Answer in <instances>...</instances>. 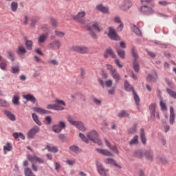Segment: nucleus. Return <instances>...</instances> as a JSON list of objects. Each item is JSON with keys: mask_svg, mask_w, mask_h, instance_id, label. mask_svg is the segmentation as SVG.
<instances>
[{"mask_svg": "<svg viewBox=\"0 0 176 176\" xmlns=\"http://www.w3.org/2000/svg\"><path fill=\"white\" fill-rule=\"evenodd\" d=\"M58 138L62 141V142H65V141H67V136H65V135L61 133V134H59L58 135Z\"/></svg>", "mask_w": 176, "mask_h": 176, "instance_id": "nucleus-57", "label": "nucleus"}, {"mask_svg": "<svg viewBox=\"0 0 176 176\" xmlns=\"http://www.w3.org/2000/svg\"><path fill=\"white\" fill-rule=\"evenodd\" d=\"M41 131V128L38 126H34L32 129H30L28 132V138L32 140L34 138L35 135L38 134Z\"/></svg>", "mask_w": 176, "mask_h": 176, "instance_id": "nucleus-11", "label": "nucleus"}, {"mask_svg": "<svg viewBox=\"0 0 176 176\" xmlns=\"http://www.w3.org/2000/svg\"><path fill=\"white\" fill-rule=\"evenodd\" d=\"M133 6V3L131 0H124L119 6V9L122 12H127Z\"/></svg>", "mask_w": 176, "mask_h": 176, "instance_id": "nucleus-8", "label": "nucleus"}, {"mask_svg": "<svg viewBox=\"0 0 176 176\" xmlns=\"http://www.w3.org/2000/svg\"><path fill=\"white\" fill-rule=\"evenodd\" d=\"M160 107H161L162 111H166L167 109V106L166 105V103H164L163 98H160Z\"/></svg>", "mask_w": 176, "mask_h": 176, "instance_id": "nucleus-48", "label": "nucleus"}, {"mask_svg": "<svg viewBox=\"0 0 176 176\" xmlns=\"http://www.w3.org/2000/svg\"><path fill=\"white\" fill-rule=\"evenodd\" d=\"M144 154L141 151V150H138L135 153V156L139 157V159H142V157H144Z\"/></svg>", "mask_w": 176, "mask_h": 176, "instance_id": "nucleus-56", "label": "nucleus"}, {"mask_svg": "<svg viewBox=\"0 0 176 176\" xmlns=\"http://www.w3.org/2000/svg\"><path fill=\"white\" fill-rule=\"evenodd\" d=\"M3 113L9 120H11V122H14L16 120V116H14L12 111L9 110H4Z\"/></svg>", "mask_w": 176, "mask_h": 176, "instance_id": "nucleus-19", "label": "nucleus"}, {"mask_svg": "<svg viewBox=\"0 0 176 176\" xmlns=\"http://www.w3.org/2000/svg\"><path fill=\"white\" fill-rule=\"evenodd\" d=\"M32 117L34 122H35V123H36V124H38V126H42V122L41 121H39V118H38V115H36V113H33L32 114Z\"/></svg>", "mask_w": 176, "mask_h": 176, "instance_id": "nucleus-40", "label": "nucleus"}, {"mask_svg": "<svg viewBox=\"0 0 176 176\" xmlns=\"http://www.w3.org/2000/svg\"><path fill=\"white\" fill-rule=\"evenodd\" d=\"M131 53L132 55V57H133V61H138V53H137V51H135V48H132L131 50Z\"/></svg>", "mask_w": 176, "mask_h": 176, "instance_id": "nucleus-41", "label": "nucleus"}, {"mask_svg": "<svg viewBox=\"0 0 176 176\" xmlns=\"http://www.w3.org/2000/svg\"><path fill=\"white\" fill-rule=\"evenodd\" d=\"M0 107H2L3 108H9L10 107V103L6 100L0 99Z\"/></svg>", "mask_w": 176, "mask_h": 176, "instance_id": "nucleus-37", "label": "nucleus"}, {"mask_svg": "<svg viewBox=\"0 0 176 176\" xmlns=\"http://www.w3.org/2000/svg\"><path fill=\"white\" fill-rule=\"evenodd\" d=\"M25 45L26 46V49L28 50H32V46H34V43L31 40L27 39V38H25Z\"/></svg>", "mask_w": 176, "mask_h": 176, "instance_id": "nucleus-29", "label": "nucleus"}, {"mask_svg": "<svg viewBox=\"0 0 176 176\" xmlns=\"http://www.w3.org/2000/svg\"><path fill=\"white\" fill-rule=\"evenodd\" d=\"M87 136L89 141H92V142H94L95 144H98L99 146H100V145H102V142L100 139V137L98 136V133L96 130H93L89 132Z\"/></svg>", "mask_w": 176, "mask_h": 176, "instance_id": "nucleus-1", "label": "nucleus"}, {"mask_svg": "<svg viewBox=\"0 0 176 176\" xmlns=\"http://www.w3.org/2000/svg\"><path fill=\"white\" fill-rule=\"evenodd\" d=\"M153 75H147L146 80H148V82H156V80H157V72H156V70H153Z\"/></svg>", "mask_w": 176, "mask_h": 176, "instance_id": "nucleus-20", "label": "nucleus"}, {"mask_svg": "<svg viewBox=\"0 0 176 176\" xmlns=\"http://www.w3.org/2000/svg\"><path fill=\"white\" fill-rule=\"evenodd\" d=\"M48 36H49V34L47 33H45L39 36L38 38V43H43L46 41V39H47Z\"/></svg>", "mask_w": 176, "mask_h": 176, "instance_id": "nucleus-36", "label": "nucleus"}, {"mask_svg": "<svg viewBox=\"0 0 176 176\" xmlns=\"http://www.w3.org/2000/svg\"><path fill=\"white\" fill-rule=\"evenodd\" d=\"M131 30L133 32H135L136 34V35H141V30H140L138 28H137V26H135V25L131 27Z\"/></svg>", "mask_w": 176, "mask_h": 176, "instance_id": "nucleus-52", "label": "nucleus"}, {"mask_svg": "<svg viewBox=\"0 0 176 176\" xmlns=\"http://www.w3.org/2000/svg\"><path fill=\"white\" fill-rule=\"evenodd\" d=\"M140 137L142 144L143 145H146V137H145V131L142 128L140 129Z\"/></svg>", "mask_w": 176, "mask_h": 176, "instance_id": "nucleus-28", "label": "nucleus"}, {"mask_svg": "<svg viewBox=\"0 0 176 176\" xmlns=\"http://www.w3.org/2000/svg\"><path fill=\"white\" fill-rule=\"evenodd\" d=\"M7 54L9 60H10L12 62L14 61V54H13V52H12L11 51H8Z\"/></svg>", "mask_w": 176, "mask_h": 176, "instance_id": "nucleus-55", "label": "nucleus"}, {"mask_svg": "<svg viewBox=\"0 0 176 176\" xmlns=\"http://www.w3.org/2000/svg\"><path fill=\"white\" fill-rule=\"evenodd\" d=\"M10 72L12 74H19L20 72V67L19 65L12 66Z\"/></svg>", "mask_w": 176, "mask_h": 176, "instance_id": "nucleus-47", "label": "nucleus"}, {"mask_svg": "<svg viewBox=\"0 0 176 176\" xmlns=\"http://www.w3.org/2000/svg\"><path fill=\"white\" fill-rule=\"evenodd\" d=\"M37 23H39V17L38 16H33L31 19L30 27L32 28H35Z\"/></svg>", "mask_w": 176, "mask_h": 176, "instance_id": "nucleus-33", "label": "nucleus"}, {"mask_svg": "<svg viewBox=\"0 0 176 176\" xmlns=\"http://www.w3.org/2000/svg\"><path fill=\"white\" fill-rule=\"evenodd\" d=\"M148 109L151 113L150 120L151 122H155V119L156 118V104L152 103L150 104Z\"/></svg>", "mask_w": 176, "mask_h": 176, "instance_id": "nucleus-12", "label": "nucleus"}, {"mask_svg": "<svg viewBox=\"0 0 176 176\" xmlns=\"http://www.w3.org/2000/svg\"><path fill=\"white\" fill-rule=\"evenodd\" d=\"M47 109H53L54 111H64L65 108L57 104H50L46 106Z\"/></svg>", "mask_w": 176, "mask_h": 176, "instance_id": "nucleus-15", "label": "nucleus"}, {"mask_svg": "<svg viewBox=\"0 0 176 176\" xmlns=\"http://www.w3.org/2000/svg\"><path fill=\"white\" fill-rule=\"evenodd\" d=\"M16 53L18 56H23V54H25V53H27V50H25V47L20 45L18 47Z\"/></svg>", "mask_w": 176, "mask_h": 176, "instance_id": "nucleus-30", "label": "nucleus"}, {"mask_svg": "<svg viewBox=\"0 0 176 176\" xmlns=\"http://www.w3.org/2000/svg\"><path fill=\"white\" fill-rule=\"evenodd\" d=\"M55 35L58 36V38H64L65 36V33L64 32H60L58 30H55Z\"/></svg>", "mask_w": 176, "mask_h": 176, "instance_id": "nucleus-54", "label": "nucleus"}, {"mask_svg": "<svg viewBox=\"0 0 176 176\" xmlns=\"http://www.w3.org/2000/svg\"><path fill=\"white\" fill-rule=\"evenodd\" d=\"M109 149H111V151H113V152H115L116 153H119V150H118V147H116V146H111L109 147Z\"/></svg>", "mask_w": 176, "mask_h": 176, "instance_id": "nucleus-64", "label": "nucleus"}, {"mask_svg": "<svg viewBox=\"0 0 176 176\" xmlns=\"http://www.w3.org/2000/svg\"><path fill=\"white\" fill-rule=\"evenodd\" d=\"M55 102H56L57 105H63V107H65V105H67V104H65V102H64V100H62L56 99L55 100Z\"/></svg>", "mask_w": 176, "mask_h": 176, "instance_id": "nucleus-61", "label": "nucleus"}, {"mask_svg": "<svg viewBox=\"0 0 176 176\" xmlns=\"http://www.w3.org/2000/svg\"><path fill=\"white\" fill-rule=\"evenodd\" d=\"M50 23L52 27H54L55 28H57V20H56V19H54V17H51Z\"/></svg>", "mask_w": 176, "mask_h": 176, "instance_id": "nucleus-58", "label": "nucleus"}, {"mask_svg": "<svg viewBox=\"0 0 176 176\" xmlns=\"http://www.w3.org/2000/svg\"><path fill=\"white\" fill-rule=\"evenodd\" d=\"M85 16L86 12L85 11H81L78 12L76 15H72V18L74 19L75 21H77V23L84 25L85 24H87V21H89V20L85 19Z\"/></svg>", "mask_w": 176, "mask_h": 176, "instance_id": "nucleus-2", "label": "nucleus"}, {"mask_svg": "<svg viewBox=\"0 0 176 176\" xmlns=\"http://www.w3.org/2000/svg\"><path fill=\"white\" fill-rule=\"evenodd\" d=\"M13 146H12L11 143L8 142L6 145L3 146V151L4 152H10L12 151Z\"/></svg>", "mask_w": 176, "mask_h": 176, "instance_id": "nucleus-44", "label": "nucleus"}, {"mask_svg": "<svg viewBox=\"0 0 176 176\" xmlns=\"http://www.w3.org/2000/svg\"><path fill=\"white\" fill-rule=\"evenodd\" d=\"M109 56H111L112 58H116V54H115V52L111 48L107 49L104 54V58H108Z\"/></svg>", "mask_w": 176, "mask_h": 176, "instance_id": "nucleus-21", "label": "nucleus"}, {"mask_svg": "<svg viewBox=\"0 0 176 176\" xmlns=\"http://www.w3.org/2000/svg\"><path fill=\"white\" fill-rule=\"evenodd\" d=\"M96 151L98 153L103 155V156H113L112 153L107 149L96 148Z\"/></svg>", "mask_w": 176, "mask_h": 176, "instance_id": "nucleus-24", "label": "nucleus"}, {"mask_svg": "<svg viewBox=\"0 0 176 176\" xmlns=\"http://www.w3.org/2000/svg\"><path fill=\"white\" fill-rule=\"evenodd\" d=\"M45 149H47L48 152H52L53 153H57V152H58V148L55 146H50V145H46Z\"/></svg>", "mask_w": 176, "mask_h": 176, "instance_id": "nucleus-34", "label": "nucleus"}, {"mask_svg": "<svg viewBox=\"0 0 176 176\" xmlns=\"http://www.w3.org/2000/svg\"><path fill=\"white\" fill-rule=\"evenodd\" d=\"M144 155L148 162H153V151L152 150H146L144 153Z\"/></svg>", "mask_w": 176, "mask_h": 176, "instance_id": "nucleus-17", "label": "nucleus"}, {"mask_svg": "<svg viewBox=\"0 0 176 176\" xmlns=\"http://www.w3.org/2000/svg\"><path fill=\"white\" fill-rule=\"evenodd\" d=\"M104 163H106V164H112L113 166H115V167H117V168H122V166L116 163V161L112 158L105 159Z\"/></svg>", "mask_w": 176, "mask_h": 176, "instance_id": "nucleus-23", "label": "nucleus"}, {"mask_svg": "<svg viewBox=\"0 0 176 176\" xmlns=\"http://www.w3.org/2000/svg\"><path fill=\"white\" fill-rule=\"evenodd\" d=\"M13 137L15 140H17V138H21V140H25V136L21 132L14 133Z\"/></svg>", "mask_w": 176, "mask_h": 176, "instance_id": "nucleus-38", "label": "nucleus"}, {"mask_svg": "<svg viewBox=\"0 0 176 176\" xmlns=\"http://www.w3.org/2000/svg\"><path fill=\"white\" fill-rule=\"evenodd\" d=\"M67 121L72 126H76V127L78 129V130H80V131H86V128L85 127V124H83V122L80 121H74L71 117L67 118Z\"/></svg>", "mask_w": 176, "mask_h": 176, "instance_id": "nucleus-5", "label": "nucleus"}, {"mask_svg": "<svg viewBox=\"0 0 176 176\" xmlns=\"http://www.w3.org/2000/svg\"><path fill=\"white\" fill-rule=\"evenodd\" d=\"M96 10L101 13L108 14L109 13V8L104 6L102 4H98L96 6Z\"/></svg>", "mask_w": 176, "mask_h": 176, "instance_id": "nucleus-18", "label": "nucleus"}, {"mask_svg": "<svg viewBox=\"0 0 176 176\" xmlns=\"http://www.w3.org/2000/svg\"><path fill=\"white\" fill-rule=\"evenodd\" d=\"M137 131V124H134L128 131L129 134H134Z\"/></svg>", "mask_w": 176, "mask_h": 176, "instance_id": "nucleus-51", "label": "nucleus"}, {"mask_svg": "<svg viewBox=\"0 0 176 176\" xmlns=\"http://www.w3.org/2000/svg\"><path fill=\"white\" fill-rule=\"evenodd\" d=\"M87 30L89 32V34L92 38V39H98V36H97V34H96V32L93 30V28L90 25H87Z\"/></svg>", "mask_w": 176, "mask_h": 176, "instance_id": "nucleus-22", "label": "nucleus"}, {"mask_svg": "<svg viewBox=\"0 0 176 176\" xmlns=\"http://www.w3.org/2000/svg\"><path fill=\"white\" fill-rule=\"evenodd\" d=\"M70 50L76 53H80V54H87L89 53V47L86 46L73 45L70 47Z\"/></svg>", "mask_w": 176, "mask_h": 176, "instance_id": "nucleus-4", "label": "nucleus"}, {"mask_svg": "<svg viewBox=\"0 0 176 176\" xmlns=\"http://www.w3.org/2000/svg\"><path fill=\"white\" fill-rule=\"evenodd\" d=\"M175 120V113H174V108L173 107H170V117L169 122L170 124H174V121Z\"/></svg>", "mask_w": 176, "mask_h": 176, "instance_id": "nucleus-27", "label": "nucleus"}, {"mask_svg": "<svg viewBox=\"0 0 176 176\" xmlns=\"http://www.w3.org/2000/svg\"><path fill=\"white\" fill-rule=\"evenodd\" d=\"M138 144V135H135L132 140H130L129 144L137 145Z\"/></svg>", "mask_w": 176, "mask_h": 176, "instance_id": "nucleus-49", "label": "nucleus"}, {"mask_svg": "<svg viewBox=\"0 0 176 176\" xmlns=\"http://www.w3.org/2000/svg\"><path fill=\"white\" fill-rule=\"evenodd\" d=\"M69 149L72 152H73L74 153H76V154L80 153V152L82 151V150H80L79 146H75V145H72V146H69Z\"/></svg>", "mask_w": 176, "mask_h": 176, "instance_id": "nucleus-35", "label": "nucleus"}, {"mask_svg": "<svg viewBox=\"0 0 176 176\" xmlns=\"http://www.w3.org/2000/svg\"><path fill=\"white\" fill-rule=\"evenodd\" d=\"M33 111L34 112H36L37 113H39L40 115H49V113H52V111L49 110H46L45 109H42L41 107H33Z\"/></svg>", "mask_w": 176, "mask_h": 176, "instance_id": "nucleus-13", "label": "nucleus"}, {"mask_svg": "<svg viewBox=\"0 0 176 176\" xmlns=\"http://www.w3.org/2000/svg\"><path fill=\"white\" fill-rule=\"evenodd\" d=\"M96 168L97 171L100 176H108V169H105V167L104 165L100 162H96Z\"/></svg>", "mask_w": 176, "mask_h": 176, "instance_id": "nucleus-6", "label": "nucleus"}, {"mask_svg": "<svg viewBox=\"0 0 176 176\" xmlns=\"http://www.w3.org/2000/svg\"><path fill=\"white\" fill-rule=\"evenodd\" d=\"M98 82L100 83V85H101L102 87H104V86H106V87H111L113 83L111 80H107L104 82V80H102V79L101 78L98 79Z\"/></svg>", "mask_w": 176, "mask_h": 176, "instance_id": "nucleus-25", "label": "nucleus"}, {"mask_svg": "<svg viewBox=\"0 0 176 176\" xmlns=\"http://www.w3.org/2000/svg\"><path fill=\"white\" fill-rule=\"evenodd\" d=\"M124 89L126 91H132L133 93L134 92V88L127 81L124 82Z\"/></svg>", "mask_w": 176, "mask_h": 176, "instance_id": "nucleus-39", "label": "nucleus"}, {"mask_svg": "<svg viewBox=\"0 0 176 176\" xmlns=\"http://www.w3.org/2000/svg\"><path fill=\"white\" fill-rule=\"evenodd\" d=\"M28 159L30 160V162H32V163H34V162H37V163H40V164H43V163H45V161L42 160V158H40L38 157H36V155H28Z\"/></svg>", "mask_w": 176, "mask_h": 176, "instance_id": "nucleus-14", "label": "nucleus"}, {"mask_svg": "<svg viewBox=\"0 0 176 176\" xmlns=\"http://www.w3.org/2000/svg\"><path fill=\"white\" fill-rule=\"evenodd\" d=\"M23 98H25L26 101H30L32 104H35V102H36V98L31 94L23 96Z\"/></svg>", "mask_w": 176, "mask_h": 176, "instance_id": "nucleus-26", "label": "nucleus"}, {"mask_svg": "<svg viewBox=\"0 0 176 176\" xmlns=\"http://www.w3.org/2000/svg\"><path fill=\"white\" fill-rule=\"evenodd\" d=\"M133 94L137 107H140V97L138 96L135 91H133Z\"/></svg>", "mask_w": 176, "mask_h": 176, "instance_id": "nucleus-45", "label": "nucleus"}, {"mask_svg": "<svg viewBox=\"0 0 176 176\" xmlns=\"http://www.w3.org/2000/svg\"><path fill=\"white\" fill-rule=\"evenodd\" d=\"M79 137L80 138L82 139V141H84V142H89V139H87L88 138H87L85 134L80 133H79Z\"/></svg>", "mask_w": 176, "mask_h": 176, "instance_id": "nucleus-59", "label": "nucleus"}, {"mask_svg": "<svg viewBox=\"0 0 176 176\" xmlns=\"http://www.w3.org/2000/svg\"><path fill=\"white\" fill-rule=\"evenodd\" d=\"M118 116L121 119L123 118H128V119H130V114H129V113H127V111H126L125 110L120 111L118 113Z\"/></svg>", "mask_w": 176, "mask_h": 176, "instance_id": "nucleus-31", "label": "nucleus"}, {"mask_svg": "<svg viewBox=\"0 0 176 176\" xmlns=\"http://www.w3.org/2000/svg\"><path fill=\"white\" fill-rule=\"evenodd\" d=\"M116 52L120 58H122V60H124V58H126V52H124V50H122L120 48H116Z\"/></svg>", "mask_w": 176, "mask_h": 176, "instance_id": "nucleus-32", "label": "nucleus"}, {"mask_svg": "<svg viewBox=\"0 0 176 176\" xmlns=\"http://www.w3.org/2000/svg\"><path fill=\"white\" fill-rule=\"evenodd\" d=\"M124 27V25H123V22L120 23V25L117 28L118 32H121V31H123Z\"/></svg>", "mask_w": 176, "mask_h": 176, "instance_id": "nucleus-62", "label": "nucleus"}, {"mask_svg": "<svg viewBox=\"0 0 176 176\" xmlns=\"http://www.w3.org/2000/svg\"><path fill=\"white\" fill-rule=\"evenodd\" d=\"M17 8H19V4L17 3V2L13 1L11 3V10H12V12H16Z\"/></svg>", "mask_w": 176, "mask_h": 176, "instance_id": "nucleus-53", "label": "nucleus"}, {"mask_svg": "<svg viewBox=\"0 0 176 176\" xmlns=\"http://www.w3.org/2000/svg\"><path fill=\"white\" fill-rule=\"evenodd\" d=\"M65 127H66L65 122L59 121L58 124H54L52 126V131H54V133H56L58 134L61 133V131H63V130H64Z\"/></svg>", "mask_w": 176, "mask_h": 176, "instance_id": "nucleus-7", "label": "nucleus"}, {"mask_svg": "<svg viewBox=\"0 0 176 176\" xmlns=\"http://www.w3.org/2000/svg\"><path fill=\"white\" fill-rule=\"evenodd\" d=\"M107 68L109 71L113 79H114L116 83H119V81L122 79L120 74L118 72V70L111 65H107Z\"/></svg>", "mask_w": 176, "mask_h": 176, "instance_id": "nucleus-3", "label": "nucleus"}, {"mask_svg": "<svg viewBox=\"0 0 176 176\" xmlns=\"http://www.w3.org/2000/svg\"><path fill=\"white\" fill-rule=\"evenodd\" d=\"M61 41L60 40H54L47 45V49L50 50H56L61 47Z\"/></svg>", "mask_w": 176, "mask_h": 176, "instance_id": "nucleus-9", "label": "nucleus"}, {"mask_svg": "<svg viewBox=\"0 0 176 176\" xmlns=\"http://www.w3.org/2000/svg\"><path fill=\"white\" fill-rule=\"evenodd\" d=\"M140 11L142 13H144V14H148L149 13L150 14H152L155 13V10L152 9V8L147 6H143L140 8Z\"/></svg>", "mask_w": 176, "mask_h": 176, "instance_id": "nucleus-16", "label": "nucleus"}, {"mask_svg": "<svg viewBox=\"0 0 176 176\" xmlns=\"http://www.w3.org/2000/svg\"><path fill=\"white\" fill-rule=\"evenodd\" d=\"M133 68L135 72H140V63H138V60H133Z\"/></svg>", "mask_w": 176, "mask_h": 176, "instance_id": "nucleus-42", "label": "nucleus"}, {"mask_svg": "<svg viewBox=\"0 0 176 176\" xmlns=\"http://www.w3.org/2000/svg\"><path fill=\"white\" fill-rule=\"evenodd\" d=\"M12 103L14 104V105H20V96H17V95H14L12 97Z\"/></svg>", "mask_w": 176, "mask_h": 176, "instance_id": "nucleus-43", "label": "nucleus"}, {"mask_svg": "<svg viewBox=\"0 0 176 176\" xmlns=\"http://www.w3.org/2000/svg\"><path fill=\"white\" fill-rule=\"evenodd\" d=\"M113 21L116 22L117 24H120L123 22H122V20L120 19V17L119 16H115L113 19Z\"/></svg>", "mask_w": 176, "mask_h": 176, "instance_id": "nucleus-63", "label": "nucleus"}, {"mask_svg": "<svg viewBox=\"0 0 176 176\" xmlns=\"http://www.w3.org/2000/svg\"><path fill=\"white\" fill-rule=\"evenodd\" d=\"M92 28L95 30V31H97L98 32H101V29L100 28V26L98 25V22L95 21L92 24Z\"/></svg>", "mask_w": 176, "mask_h": 176, "instance_id": "nucleus-50", "label": "nucleus"}, {"mask_svg": "<svg viewBox=\"0 0 176 176\" xmlns=\"http://www.w3.org/2000/svg\"><path fill=\"white\" fill-rule=\"evenodd\" d=\"M108 37L111 41H120V37L116 34V31L112 27L109 28Z\"/></svg>", "mask_w": 176, "mask_h": 176, "instance_id": "nucleus-10", "label": "nucleus"}, {"mask_svg": "<svg viewBox=\"0 0 176 176\" xmlns=\"http://www.w3.org/2000/svg\"><path fill=\"white\" fill-rule=\"evenodd\" d=\"M166 92L168 93V94H169V96L170 97H172V98H174L175 100H176V92L173 91L172 89H169V88H166Z\"/></svg>", "mask_w": 176, "mask_h": 176, "instance_id": "nucleus-46", "label": "nucleus"}, {"mask_svg": "<svg viewBox=\"0 0 176 176\" xmlns=\"http://www.w3.org/2000/svg\"><path fill=\"white\" fill-rule=\"evenodd\" d=\"M92 101L96 105H101V104H102V101H101V100H100V99H98L97 98H93Z\"/></svg>", "mask_w": 176, "mask_h": 176, "instance_id": "nucleus-60", "label": "nucleus"}]
</instances>
